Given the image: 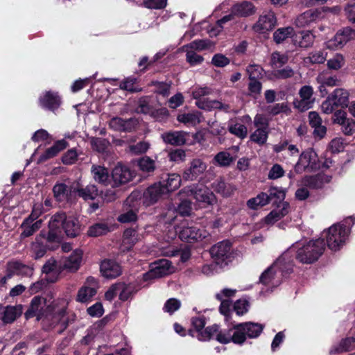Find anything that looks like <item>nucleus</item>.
I'll list each match as a JSON object with an SVG mask.
<instances>
[{
    "label": "nucleus",
    "instance_id": "nucleus-1",
    "mask_svg": "<svg viewBox=\"0 0 355 355\" xmlns=\"http://www.w3.org/2000/svg\"><path fill=\"white\" fill-rule=\"evenodd\" d=\"M68 302L65 299H57L51 304H46L45 298L40 296H35L31 302L28 310L25 313L26 318L37 317V320L42 319L45 325L53 328L60 324L62 329H65L67 325L66 311Z\"/></svg>",
    "mask_w": 355,
    "mask_h": 355
},
{
    "label": "nucleus",
    "instance_id": "nucleus-2",
    "mask_svg": "<svg viewBox=\"0 0 355 355\" xmlns=\"http://www.w3.org/2000/svg\"><path fill=\"white\" fill-rule=\"evenodd\" d=\"M49 228L47 241L49 242H60L62 238V231L68 237H76L80 232L78 220L67 218L63 212L57 213L51 218Z\"/></svg>",
    "mask_w": 355,
    "mask_h": 355
},
{
    "label": "nucleus",
    "instance_id": "nucleus-3",
    "mask_svg": "<svg viewBox=\"0 0 355 355\" xmlns=\"http://www.w3.org/2000/svg\"><path fill=\"white\" fill-rule=\"evenodd\" d=\"M293 261L291 259L288 252L283 253L276 261L268 267L260 276L259 282L263 285L275 287L281 283L278 272L283 275L288 274L292 271Z\"/></svg>",
    "mask_w": 355,
    "mask_h": 355
},
{
    "label": "nucleus",
    "instance_id": "nucleus-4",
    "mask_svg": "<svg viewBox=\"0 0 355 355\" xmlns=\"http://www.w3.org/2000/svg\"><path fill=\"white\" fill-rule=\"evenodd\" d=\"M295 249H297L296 259L302 263L309 264L317 261L322 254L325 249V243L322 239L309 241L306 244L297 243L295 246L292 247L287 252L291 254ZM289 256L291 258V254Z\"/></svg>",
    "mask_w": 355,
    "mask_h": 355
},
{
    "label": "nucleus",
    "instance_id": "nucleus-5",
    "mask_svg": "<svg viewBox=\"0 0 355 355\" xmlns=\"http://www.w3.org/2000/svg\"><path fill=\"white\" fill-rule=\"evenodd\" d=\"M267 193L270 202H272L277 206L265 218L266 223L272 225L288 213L290 205L284 201L286 192L284 189L272 187L268 190Z\"/></svg>",
    "mask_w": 355,
    "mask_h": 355
},
{
    "label": "nucleus",
    "instance_id": "nucleus-6",
    "mask_svg": "<svg viewBox=\"0 0 355 355\" xmlns=\"http://www.w3.org/2000/svg\"><path fill=\"white\" fill-rule=\"evenodd\" d=\"M349 92L343 88H337L322 102L321 110L323 113L331 114L336 107H348Z\"/></svg>",
    "mask_w": 355,
    "mask_h": 355
},
{
    "label": "nucleus",
    "instance_id": "nucleus-7",
    "mask_svg": "<svg viewBox=\"0 0 355 355\" xmlns=\"http://www.w3.org/2000/svg\"><path fill=\"white\" fill-rule=\"evenodd\" d=\"M349 230L341 224H335L327 231V244L329 249L337 251L344 245Z\"/></svg>",
    "mask_w": 355,
    "mask_h": 355
},
{
    "label": "nucleus",
    "instance_id": "nucleus-8",
    "mask_svg": "<svg viewBox=\"0 0 355 355\" xmlns=\"http://www.w3.org/2000/svg\"><path fill=\"white\" fill-rule=\"evenodd\" d=\"M320 167V164L317 153L313 150L309 149L300 155L295 166V171L297 173H302L304 171H316Z\"/></svg>",
    "mask_w": 355,
    "mask_h": 355
},
{
    "label": "nucleus",
    "instance_id": "nucleus-9",
    "mask_svg": "<svg viewBox=\"0 0 355 355\" xmlns=\"http://www.w3.org/2000/svg\"><path fill=\"white\" fill-rule=\"evenodd\" d=\"M176 232H178L180 239L187 242L201 241L209 235L206 230L193 226L186 220L182 222Z\"/></svg>",
    "mask_w": 355,
    "mask_h": 355
},
{
    "label": "nucleus",
    "instance_id": "nucleus-10",
    "mask_svg": "<svg viewBox=\"0 0 355 355\" xmlns=\"http://www.w3.org/2000/svg\"><path fill=\"white\" fill-rule=\"evenodd\" d=\"M263 327V325L260 323L252 322L236 324V328L239 335L236 341H240V344H242L245 341L247 337L250 338H257L262 332Z\"/></svg>",
    "mask_w": 355,
    "mask_h": 355
},
{
    "label": "nucleus",
    "instance_id": "nucleus-11",
    "mask_svg": "<svg viewBox=\"0 0 355 355\" xmlns=\"http://www.w3.org/2000/svg\"><path fill=\"white\" fill-rule=\"evenodd\" d=\"M173 272L171 263L167 259H160L155 262L151 269L143 275L144 281H149L166 276Z\"/></svg>",
    "mask_w": 355,
    "mask_h": 355
},
{
    "label": "nucleus",
    "instance_id": "nucleus-12",
    "mask_svg": "<svg viewBox=\"0 0 355 355\" xmlns=\"http://www.w3.org/2000/svg\"><path fill=\"white\" fill-rule=\"evenodd\" d=\"M207 168V164L201 158L193 159L182 173L185 180L193 181L202 175Z\"/></svg>",
    "mask_w": 355,
    "mask_h": 355
},
{
    "label": "nucleus",
    "instance_id": "nucleus-13",
    "mask_svg": "<svg viewBox=\"0 0 355 355\" xmlns=\"http://www.w3.org/2000/svg\"><path fill=\"white\" fill-rule=\"evenodd\" d=\"M313 89L311 86L304 85L299 91L300 99H296L293 104L301 112L310 109L313 103Z\"/></svg>",
    "mask_w": 355,
    "mask_h": 355
},
{
    "label": "nucleus",
    "instance_id": "nucleus-14",
    "mask_svg": "<svg viewBox=\"0 0 355 355\" xmlns=\"http://www.w3.org/2000/svg\"><path fill=\"white\" fill-rule=\"evenodd\" d=\"M189 191L198 202L205 205H213L216 202L215 195L206 187L193 185L189 187Z\"/></svg>",
    "mask_w": 355,
    "mask_h": 355
},
{
    "label": "nucleus",
    "instance_id": "nucleus-15",
    "mask_svg": "<svg viewBox=\"0 0 355 355\" xmlns=\"http://www.w3.org/2000/svg\"><path fill=\"white\" fill-rule=\"evenodd\" d=\"M112 177L115 187L126 184L135 177V173L128 166L118 164L113 168Z\"/></svg>",
    "mask_w": 355,
    "mask_h": 355
},
{
    "label": "nucleus",
    "instance_id": "nucleus-16",
    "mask_svg": "<svg viewBox=\"0 0 355 355\" xmlns=\"http://www.w3.org/2000/svg\"><path fill=\"white\" fill-rule=\"evenodd\" d=\"M231 250V243L223 241L214 245L210 250L212 258L218 264L222 263L229 258Z\"/></svg>",
    "mask_w": 355,
    "mask_h": 355
},
{
    "label": "nucleus",
    "instance_id": "nucleus-17",
    "mask_svg": "<svg viewBox=\"0 0 355 355\" xmlns=\"http://www.w3.org/2000/svg\"><path fill=\"white\" fill-rule=\"evenodd\" d=\"M275 22L274 14L270 12L261 15L252 28L257 33H265L274 28Z\"/></svg>",
    "mask_w": 355,
    "mask_h": 355
},
{
    "label": "nucleus",
    "instance_id": "nucleus-18",
    "mask_svg": "<svg viewBox=\"0 0 355 355\" xmlns=\"http://www.w3.org/2000/svg\"><path fill=\"white\" fill-rule=\"evenodd\" d=\"M166 193L161 182L155 183L147 188L144 193V202L149 206L155 203L162 195Z\"/></svg>",
    "mask_w": 355,
    "mask_h": 355
},
{
    "label": "nucleus",
    "instance_id": "nucleus-19",
    "mask_svg": "<svg viewBox=\"0 0 355 355\" xmlns=\"http://www.w3.org/2000/svg\"><path fill=\"white\" fill-rule=\"evenodd\" d=\"M22 311L21 304L2 306L0 308L1 320L5 324L12 323L21 315Z\"/></svg>",
    "mask_w": 355,
    "mask_h": 355
},
{
    "label": "nucleus",
    "instance_id": "nucleus-20",
    "mask_svg": "<svg viewBox=\"0 0 355 355\" xmlns=\"http://www.w3.org/2000/svg\"><path fill=\"white\" fill-rule=\"evenodd\" d=\"M101 272L107 279H114L121 274V268L119 263L112 260H104L101 266Z\"/></svg>",
    "mask_w": 355,
    "mask_h": 355
},
{
    "label": "nucleus",
    "instance_id": "nucleus-21",
    "mask_svg": "<svg viewBox=\"0 0 355 355\" xmlns=\"http://www.w3.org/2000/svg\"><path fill=\"white\" fill-rule=\"evenodd\" d=\"M188 133L184 131H170L162 135L164 143L172 146H182L185 144Z\"/></svg>",
    "mask_w": 355,
    "mask_h": 355
},
{
    "label": "nucleus",
    "instance_id": "nucleus-22",
    "mask_svg": "<svg viewBox=\"0 0 355 355\" xmlns=\"http://www.w3.org/2000/svg\"><path fill=\"white\" fill-rule=\"evenodd\" d=\"M317 82L320 84L319 91L322 96L328 94L327 87H334L339 85V80L336 76H331L327 73H320L317 78Z\"/></svg>",
    "mask_w": 355,
    "mask_h": 355
},
{
    "label": "nucleus",
    "instance_id": "nucleus-23",
    "mask_svg": "<svg viewBox=\"0 0 355 355\" xmlns=\"http://www.w3.org/2000/svg\"><path fill=\"white\" fill-rule=\"evenodd\" d=\"M232 12L236 17H246L256 12L254 6L250 1H244L232 6Z\"/></svg>",
    "mask_w": 355,
    "mask_h": 355
},
{
    "label": "nucleus",
    "instance_id": "nucleus-24",
    "mask_svg": "<svg viewBox=\"0 0 355 355\" xmlns=\"http://www.w3.org/2000/svg\"><path fill=\"white\" fill-rule=\"evenodd\" d=\"M82 258V250L76 249L64 259L63 266L66 270L70 272H76L80 266Z\"/></svg>",
    "mask_w": 355,
    "mask_h": 355
},
{
    "label": "nucleus",
    "instance_id": "nucleus-25",
    "mask_svg": "<svg viewBox=\"0 0 355 355\" xmlns=\"http://www.w3.org/2000/svg\"><path fill=\"white\" fill-rule=\"evenodd\" d=\"M40 105L46 109L54 110L60 105V98L57 93L46 92L40 98Z\"/></svg>",
    "mask_w": 355,
    "mask_h": 355
},
{
    "label": "nucleus",
    "instance_id": "nucleus-26",
    "mask_svg": "<svg viewBox=\"0 0 355 355\" xmlns=\"http://www.w3.org/2000/svg\"><path fill=\"white\" fill-rule=\"evenodd\" d=\"M71 189L85 200H94L98 196V189L94 184H88L85 188H81L78 183L76 186L71 187Z\"/></svg>",
    "mask_w": 355,
    "mask_h": 355
},
{
    "label": "nucleus",
    "instance_id": "nucleus-27",
    "mask_svg": "<svg viewBox=\"0 0 355 355\" xmlns=\"http://www.w3.org/2000/svg\"><path fill=\"white\" fill-rule=\"evenodd\" d=\"M160 182L162 187L167 193L180 187L181 184V177L177 173L166 174L165 177L162 178V181Z\"/></svg>",
    "mask_w": 355,
    "mask_h": 355
},
{
    "label": "nucleus",
    "instance_id": "nucleus-28",
    "mask_svg": "<svg viewBox=\"0 0 355 355\" xmlns=\"http://www.w3.org/2000/svg\"><path fill=\"white\" fill-rule=\"evenodd\" d=\"M320 14V12L318 10H306L297 17L295 24L300 28L309 26L316 21Z\"/></svg>",
    "mask_w": 355,
    "mask_h": 355
},
{
    "label": "nucleus",
    "instance_id": "nucleus-29",
    "mask_svg": "<svg viewBox=\"0 0 355 355\" xmlns=\"http://www.w3.org/2000/svg\"><path fill=\"white\" fill-rule=\"evenodd\" d=\"M135 125V120L132 119H123L120 117L112 118L110 123V127L117 131H131Z\"/></svg>",
    "mask_w": 355,
    "mask_h": 355
},
{
    "label": "nucleus",
    "instance_id": "nucleus-30",
    "mask_svg": "<svg viewBox=\"0 0 355 355\" xmlns=\"http://www.w3.org/2000/svg\"><path fill=\"white\" fill-rule=\"evenodd\" d=\"M139 240H141V236L135 230H125L123 232L122 242L123 250H130Z\"/></svg>",
    "mask_w": 355,
    "mask_h": 355
},
{
    "label": "nucleus",
    "instance_id": "nucleus-31",
    "mask_svg": "<svg viewBox=\"0 0 355 355\" xmlns=\"http://www.w3.org/2000/svg\"><path fill=\"white\" fill-rule=\"evenodd\" d=\"M213 189L223 197L231 196L236 190L235 186L226 183L222 179L216 180L212 184Z\"/></svg>",
    "mask_w": 355,
    "mask_h": 355
},
{
    "label": "nucleus",
    "instance_id": "nucleus-32",
    "mask_svg": "<svg viewBox=\"0 0 355 355\" xmlns=\"http://www.w3.org/2000/svg\"><path fill=\"white\" fill-rule=\"evenodd\" d=\"M91 173L94 180L101 184L106 185L109 182V172L107 168L100 165H93Z\"/></svg>",
    "mask_w": 355,
    "mask_h": 355
},
{
    "label": "nucleus",
    "instance_id": "nucleus-33",
    "mask_svg": "<svg viewBox=\"0 0 355 355\" xmlns=\"http://www.w3.org/2000/svg\"><path fill=\"white\" fill-rule=\"evenodd\" d=\"M8 270L12 274L31 276L33 272V268L31 266L23 264L17 261H10L8 264Z\"/></svg>",
    "mask_w": 355,
    "mask_h": 355
},
{
    "label": "nucleus",
    "instance_id": "nucleus-34",
    "mask_svg": "<svg viewBox=\"0 0 355 355\" xmlns=\"http://www.w3.org/2000/svg\"><path fill=\"white\" fill-rule=\"evenodd\" d=\"M196 105L202 110H211L212 109H218L223 110L225 112H229L230 106L227 104H223L222 102L216 100H198L196 102Z\"/></svg>",
    "mask_w": 355,
    "mask_h": 355
},
{
    "label": "nucleus",
    "instance_id": "nucleus-35",
    "mask_svg": "<svg viewBox=\"0 0 355 355\" xmlns=\"http://www.w3.org/2000/svg\"><path fill=\"white\" fill-rule=\"evenodd\" d=\"M314 39L313 34L311 31H306L296 35L293 38V42L295 46L301 48H308L313 44Z\"/></svg>",
    "mask_w": 355,
    "mask_h": 355
},
{
    "label": "nucleus",
    "instance_id": "nucleus-36",
    "mask_svg": "<svg viewBox=\"0 0 355 355\" xmlns=\"http://www.w3.org/2000/svg\"><path fill=\"white\" fill-rule=\"evenodd\" d=\"M239 335L237 334V331L236 328V325L233 329H230L228 330H224L219 331L218 334H216V340L223 344L230 343L233 342L236 344H240V341H236V338H238Z\"/></svg>",
    "mask_w": 355,
    "mask_h": 355
},
{
    "label": "nucleus",
    "instance_id": "nucleus-37",
    "mask_svg": "<svg viewBox=\"0 0 355 355\" xmlns=\"http://www.w3.org/2000/svg\"><path fill=\"white\" fill-rule=\"evenodd\" d=\"M201 113L194 111L189 113L179 114L177 120L187 125H196L201 121Z\"/></svg>",
    "mask_w": 355,
    "mask_h": 355
},
{
    "label": "nucleus",
    "instance_id": "nucleus-38",
    "mask_svg": "<svg viewBox=\"0 0 355 355\" xmlns=\"http://www.w3.org/2000/svg\"><path fill=\"white\" fill-rule=\"evenodd\" d=\"M73 189H68V187L64 183H56L53 188V192L55 198L59 202L69 200V192L71 193Z\"/></svg>",
    "mask_w": 355,
    "mask_h": 355
},
{
    "label": "nucleus",
    "instance_id": "nucleus-39",
    "mask_svg": "<svg viewBox=\"0 0 355 355\" xmlns=\"http://www.w3.org/2000/svg\"><path fill=\"white\" fill-rule=\"evenodd\" d=\"M96 288L94 287L84 286L80 288L77 295V301L84 303L91 300L96 295Z\"/></svg>",
    "mask_w": 355,
    "mask_h": 355
},
{
    "label": "nucleus",
    "instance_id": "nucleus-40",
    "mask_svg": "<svg viewBox=\"0 0 355 355\" xmlns=\"http://www.w3.org/2000/svg\"><path fill=\"white\" fill-rule=\"evenodd\" d=\"M294 33V29L291 26L279 28L273 34L274 41L277 44H280L288 37L293 36Z\"/></svg>",
    "mask_w": 355,
    "mask_h": 355
},
{
    "label": "nucleus",
    "instance_id": "nucleus-41",
    "mask_svg": "<svg viewBox=\"0 0 355 355\" xmlns=\"http://www.w3.org/2000/svg\"><path fill=\"white\" fill-rule=\"evenodd\" d=\"M234 160V157L226 151L219 152L214 157V163L221 167L229 166Z\"/></svg>",
    "mask_w": 355,
    "mask_h": 355
},
{
    "label": "nucleus",
    "instance_id": "nucleus-42",
    "mask_svg": "<svg viewBox=\"0 0 355 355\" xmlns=\"http://www.w3.org/2000/svg\"><path fill=\"white\" fill-rule=\"evenodd\" d=\"M110 231V228L106 223H98L89 227L87 234L89 236L96 237L104 235Z\"/></svg>",
    "mask_w": 355,
    "mask_h": 355
},
{
    "label": "nucleus",
    "instance_id": "nucleus-43",
    "mask_svg": "<svg viewBox=\"0 0 355 355\" xmlns=\"http://www.w3.org/2000/svg\"><path fill=\"white\" fill-rule=\"evenodd\" d=\"M268 137V131L264 128H258L250 135V140L260 146L266 144Z\"/></svg>",
    "mask_w": 355,
    "mask_h": 355
},
{
    "label": "nucleus",
    "instance_id": "nucleus-44",
    "mask_svg": "<svg viewBox=\"0 0 355 355\" xmlns=\"http://www.w3.org/2000/svg\"><path fill=\"white\" fill-rule=\"evenodd\" d=\"M117 288L119 298L123 301L128 300L135 293V286L131 284L117 283Z\"/></svg>",
    "mask_w": 355,
    "mask_h": 355
},
{
    "label": "nucleus",
    "instance_id": "nucleus-45",
    "mask_svg": "<svg viewBox=\"0 0 355 355\" xmlns=\"http://www.w3.org/2000/svg\"><path fill=\"white\" fill-rule=\"evenodd\" d=\"M139 169L144 173L153 172L156 168L155 160L148 156H144L138 160Z\"/></svg>",
    "mask_w": 355,
    "mask_h": 355
},
{
    "label": "nucleus",
    "instance_id": "nucleus-46",
    "mask_svg": "<svg viewBox=\"0 0 355 355\" xmlns=\"http://www.w3.org/2000/svg\"><path fill=\"white\" fill-rule=\"evenodd\" d=\"M137 79L128 77L120 83L119 87L121 89L130 92H139L141 91V88L136 85Z\"/></svg>",
    "mask_w": 355,
    "mask_h": 355
},
{
    "label": "nucleus",
    "instance_id": "nucleus-47",
    "mask_svg": "<svg viewBox=\"0 0 355 355\" xmlns=\"http://www.w3.org/2000/svg\"><path fill=\"white\" fill-rule=\"evenodd\" d=\"M344 40L343 35L338 32L333 38L326 42V46L332 50L340 49L346 44Z\"/></svg>",
    "mask_w": 355,
    "mask_h": 355
},
{
    "label": "nucleus",
    "instance_id": "nucleus-48",
    "mask_svg": "<svg viewBox=\"0 0 355 355\" xmlns=\"http://www.w3.org/2000/svg\"><path fill=\"white\" fill-rule=\"evenodd\" d=\"M217 334H218V326L214 324L207 327L204 331L200 332L198 338L199 340L205 341L214 337L216 338Z\"/></svg>",
    "mask_w": 355,
    "mask_h": 355
},
{
    "label": "nucleus",
    "instance_id": "nucleus-49",
    "mask_svg": "<svg viewBox=\"0 0 355 355\" xmlns=\"http://www.w3.org/2000/svg\"><path fill=\"white\" fill-rule=\"evenodd\" d=\"M228 129L230 133L239 138L243 139L247 136L248 130L246 126L243 124L239 123L230 124Z\"/></svg>",
    "mask_w": 355,
    "mask_h": 355
},
{
    "label": "nucleus",
    "instance_id": "nucleus-50",
    "mask_svg": "<svg viewBox=\"0 0 355 355\" xmlns=\"http://www.w3.org/2000/svg\"><path fill=\"white\" fill-rule=\"evenodd\" d=\"M91 144L93 150L98 153H105L110 143L105 139L94 137L92 139Z\"/></svg>",
    "mask_w": 355,
    "mask_h": 355
},
{
    "label": "nucleus",
    "instance_id": "nucleus-51",
    "mask_svg": "<svg viewBox=\"0 0 355 355\" xmlns=\"http://www.w3.org/2000/svg\"><path fill=\"white\" fill-rule=\"evenodd\" d=\"M266 112L275 116L282 112L288 114L291 112V110L286 103H277L272 106H268L266 109Z\"/></svg>",
    "mask_w": 355,
    "mask_h": 355
},
{
    "label": "nucleus",
    "instance_id": "nucleus-52",
    "mask_svg": "<svg viewBox=\"0 0 355 355\" xmlns=\"http://www.w3.org/2000/svg\"><path fill=\"white\" fill-rule=\"evenodd\" d=\"M42 225V220H39L33 224H28L26 225H23L21 224V227L24 229L23 232L21 234V237H28L33 235L37 230H38Z\"/></svg>",
    "mask_w": 355,
    "mask_h": 355
},
{
    "label": "nucleus",
    "instance_id": "nucleus-53",
    "mask_svg": "<svg viewBox=\"0 0 355 355\" xmlns=\"http://www.w3.org/2000/svg\"><path fill=\"white\" fill-rule=\"evenodd\" d=\"M302 184L304 186L312 189L320 188L322 185V178L318 175L305 177L302 180Z\"/></svg>",
    "mask_w": 355,
    "mask_h": 355
},
{
    "label": "nucleus",
    "instance_id": "nucleus-54",
    "mask_svg": "<svg viewBox=\"0 0 355 355\" xmlns=\"http://www.w3.org/2000/svg\"><path fill=\"white\" fill-rule=\"evenodd\" d=\"M78 153L75 148L68 150L62 157V162L64 164L71 165L78 160Z\"/></svg>",
    "mask_w": 355,
    "mask_h": 355
},
{
    "label": "nucleus",
    "instance_id": "nucleus-55",
    "mask_svg": "<svg viewBox=\"0 0 355 355\" xmlns=\"http://www.w3.org/2000/svg\"><path fill=\"white\" fill-rule=\"evenodd\" d=\"M150 148V144L148 141H142L134 145L129 146V150L134 155H139L146 153Z\"/></svg>",
    "mask_w": 355,
    "mask_h": 355
},
{
    "label": "nucleus",
    "instance_id": "nucleus-56",
    "mask_svg": "<svg viewBox=\"0 0 355 355\" xmlns=\"http://www.w3.org/2000/svg\"><path fill=\"white\" fill-rule=\"evenodd\" d=\"M345 64L344 57L341 54H336L327 61V66L331 69L338 70Z\"/></svg>",
    "mask_w": 355,
    "mask_h": 355
},
{
    "label": "nucleus",
    "instance_id": "nucleus-57",
    "mask_svg": "<svg viewBox=\"0 0 355 355\" xmlns=\"http://www.w3.org/2000/svg\"><path fill=\"white\" fill-rule=\"evenodd\" d=\"M250 80H257L263 76V69L259 64H250L246 68Z\"/></svg>",
    "mask_w": 355,
    "mask_h": 355
},
{
    "label": "nucleus",
    "instance_id": "nucleus-58",
    "mask_svg": "<svg viewBox=\"0 0 355 355\" xmlns=\"http://www.w3.org/2000/svg\"><path fill=\"white\" fill-rule=\"evenodd\" d=\"M332 153H338L344 150V139L341 137L333 139L328 146Z\"/></svg>",
    "mask_w": 355,
    "mask_h": 355
},
{
    "label": "nucleus",
    "instance_id": "nucleus-59",
    "mask_svg": "<svg viewBox=\"0 0 355 355\" xmlns=\"http://www.w3.org/2000/svg\"><path fill=\"white\" fill-rule=\"evenodd\" d=\"M340 126L345 135L350 136L355 132V121L351 118H347Z\"/></svg>",
    "mask_w": 355,
    "mask_h": 355
},
{
    "label": "nucleus",
    "instance_id": "nucleus-60",
    "mask_svg": "<svg viewBox=\"0 0 355 355\" xmlns=\"http://www.w3.org/2000/svg\"><path fill=\"white\" fill-rule=\"evenodd\" d=\"M211 45L212 44L209 40H196L191 42L187 46L195 50L202 51L209 49Z\"/></svg>",
    "mask_w": 355,
    "mask_h": 355
},
{
    "label": "nucleus",
    "instance_id": "nucleus-61",
    "mask_svg": "<svg viewBox=\"0 0 355 355\" xmlns=\"http://www.w3.org/2000/svg\"><path fill=\"white\" fill-rule=\"evenodd\" d=\"M180 306L181 302L180 300L175 298H171L166 302L164 306V310L165 312L172 314L178 311L180 308Z\"/></svg>",
    "mask_w": 355,
    "mask_h": 355
},
{
    "label": "nucleus",
    "instance_id": "nucleus-62",
    "mask_svg": "<svg viewBox=\"0 0 355 355\" xmlns=\"http://www.w3.org/2000/svg\"><path fill=\"white\" fill-rule=\"evenodd\" d=\"M31 250L35 259L42 257L46 253L45 247L40 243L38 238H36V241L32 243Z\"/></svg>",
    "mask_w": 355,
    "mask_h": 355
},
{
    "label": "nucleus",
    "instance_id": "nucleus-63",
    "mask_svg": "<svg viewBox=\"0 0 355 355\" xmlns=\"http://www.w3.org/2000/svg\"><path fill=\"white\" fill-rule=\"evenodd\" d=\"M288 56L284 54H281L279 52H274L271 55V63L277 67L285 64L288 62Z\"/></svg>",
    "mask_w": 355,
    "mask_h": 355
},
{
    "label": "nucleus",
    "instance_id": "nucleus-64",
    "mask_svg": "<svg viewBox=\"0 0 355 355\" xmlns=\"http://www.w3.org/2000/svg\"><path fill=\"white\" fill-rule=\"evenodd\" d=\"M327 54L322 51H315L309 53L308 58L313 64L323 63L326 60Z\"/></svg>",
    "mask_w": 355,
    "mask_h": 355
}]
</instances>
